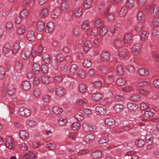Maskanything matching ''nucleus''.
Wrapping results in <instances>:
<instances>
[{
    "label": "nucleus",
    "mask_w": 159,
    "mask_h": 159,
    "mask_svg": "<svg viewBox=\"0 0 159 159\" xmlns=\"http://www.w3.org/2000/svg\"><path fill=\"white\" fill-rule=\"evenodd\" d=\"M141 45L138 43L134 45L132 48L133 53L135 55H139L141 52Z\"/></svg>",
    "instance_id": "nucleus-1"
},
{
    "label": "nucleus",
    "mask_w": 159,
    "mask_h": 159,
    "mask_svg": "<svg viewBox=\"0 0 159 159\" xmlns=\"http://www.w3.org/2000/svg\"><path fill=\"white\" fill-rule=\"evenodd\" d=\"M19 114L22 116L28 117L30 115V111L28 108L24 107H21L20 108Z\"/></svg>",
    "instance_id": "nucleus-2"
},
{
    "label": "nucleus",
    "mask_w": 159,
    "mask_h": 159,
    "mask_svg": "<svg viewBox=\"0 0 159 159\" xmlns=\"http://www.w3.org/2000/svg\"><path fill=\"white\" fill-rule=\"evenodd\" d=\"M101 56L102 59L104 61H109L110 55L108 52L106 51H103L101 52Z\"/></svg>",
    "instance_id": "nucleus-3"
},
{
    "label": "nucleus",
    "mask_w": 159,
    "mask_h": 159,
    "mask_svg": "<svg viewBox=\"0 0 159 159\" xmlns=\"http://www.w3.org/2000/svg\"><path fill=\"white\" fill-rule=\"evenodd\" d=\"M83 127L84 130L87 131H93L96 129L95 126H92L87 122L83 123Z\"/></svg>",
    "instance_id": "nucleus-4"
},
{
    "label": "nucleus",
    "mask_w": 159,
    "mask_h": 159,
    "mask_svg": "<svg viewBox=\"0 0 159 159\" xmlns=\"http://www.w3.org/2000/svg\"><path fill=\"white\" fill-rule=\"evenodd\" d=\"M138 73L141 76H145L148 75L149 73L148 70L145 68H141L138 70Z\"/></svg>",
    "instance_id": "nucleus-5"
},
{
    "label": "nucleus",
    "mask_w": 159,
    "mask_h": 159,
    "mask_svg": "<svg viewBox=\"0 0 159 159\" xmlns=\"http://www.w3.org/2000/svg\"><path fill=\"white\" fill-rule=\"evenodd\" d=\"M6 145L8 149H13L14 148L13 141L11 137H8L6 141Z\"/></svg>",
    "instance_id": "nucleus-6"
},
{
    "label": "nucleus",
    "mask_w": 159,
    "mask_h": 159,
    "mask_svg": "<svg viewBox=\"0 0 159 159\" xmlns=\"http://www.w3.org/2000/svg\"><path fill=\"white\" fill-rule=\"evenodd\" d=\"M103 97V94L102 93H98L93 94L91 98L93 101L98 102L101 100Z\"/></svg>",
    "instance_id": "nucleus-7"
},
{
    "label": "nucleus",
    "mask_w": 159,
    "mask_h": 159,
    "mask_svg": "<svg viewBox=\"0 0 159 159\" xmlns=\"http://www.w3.org/2000/svg\"><path fill=\"white\" fill-rule=\"evenodd\" d=\"M54 28V24L52 22H48L47 25L46 30L47 33H51L53 30Z\"/></svg>",
    "instance_id": "nucleus-8"
},
{
    "label": "nucleus",
    "mask_w": 159,
    "mask_h": 159,
    "mask_svg": "<svg viewBox=\"0 0 159 159\" xmlns=\"http://www.w3.org/2000/svg\"><path fill=\"white\" fill-rule=\"evenodd\" d=\"M150 13L153 16H155L159 14V8L157 6H153L151 8Z\"/></svg>",
    "instance_id": "nucleus-9"
},
{
    "label": "nucleus",
    "mask_w": 159,
    "mask_h": 159,
    "mask_svg": "<svg viewBox=\"0 0 159 159\" xmlns=\"http://www.w3.org/2000/svg\"><path fill=\"white\" fill-rule=\"evenodd\" d=\"M61 14V10L58 8H56L52 12V17L53 18H57Z\"/></svg>",
    "instance_id": "nucleus-10"
},
{
    "label": "nucleus",
    "mask_w": 159,
    "mask_h": 159,
    "mask_svg": "<svg viewBox=\"0 0 159 159\" xmlns=\"http://www.w3.org/2000/svg\"><path fill=\"white\" fill-rule=\"evenodd\" d=\"M33 72L36 75L39 74L40 69V66L38 62H36L33 64L32 68Z\"/></svg>",
    "instance_id": "nucleus-11"
},
{
    "label": "nucleus",
    "mask_w": 159,
    "mask_h": 159,
    "mask_svg": "<svg viewBox=\"0 0 159 159\" xmlns=\"http://www.w3.org/2000/svg\"><path fill=\"white\" fill-rule=\"evenodd\" d=\"M30 51L25 48L23 50L21 56L24 59H26L30 57Z\"/></svg>",
    "instance_id": "nucleus-12"
},
{
    "label": "nucleus",
    "mask_w": 159,
    "mask_h": 159,
    "mask_svg": "<svg viewBox=\"0 0 159 159\" xmlns=\"http://www.w3.org/2000/svg\"><path fill=\"white\" fill-rule=\"evenodd\" d=\"M35 154L31 152H29L24 155L22 157V159H34Z\"/></svg>",
    "instance_id": "nucleus-13"
},
{
    "label": "nucleus",
    "mask_w": 159,
    "mask_h": 159,
    "mask_svg": "<svg viewBox=\"0 0 159 159\" xmlns=\"http://www.w3.org/2000/svg\"><path fill=\"white\" fill-rule=\"evenodd\" d=\"M132 39V34L130 33L125 34L124 39V42L125 44L129 43Z\"/></svg>",
    "instance_id": "nucleus-14"
},
{
    "label": "nucleus",
    "mask_w": 159,
    "mask_h": 159,
    "mask_svg": "<svg viewBox=\"0 0 159 159\" xmlns=\"http://www.w3.org/2000/svg\"><path fill=\"white\" fill-rule=\"evenodd\" d=\"M28 40L31 42H34L36 40L34 34V32L33 31H30L27 35Z\"/></svg>",
    "instance_id": "nucleus-15"
},
{
    "label": "nucleus",
    "mask_w": 159,
    "mask_h": 159,
    "mask_svg": "<svg viewBox=\"0 0 159 159\" xmlns=\"http://www.w3.org/2000/svg\"><path fill=\"white\" fill-rule=\"evenodd\" d=\"M96 111L97 112L102 115H103L107 113V109L101 106L97 107L96 108Z\"/></svg>",
    "instance_id": "nucleus-16"
},
{
    "label": "nucleus",
    "mask_w": 159,
    "mask_h": 159,
    "mask_svg": "<svg viewBox=\"0 0 159 159\" xmlns=\"http://www.w3.org/2000/svg\"><path fill=\"white\" fill-rule=\"evenodd\" d=\"M45 23L44 22L40 21L37 23V29L39 31L41 32L44 30L45 27Z\"/></svg>",
    "instance_id": "nucleus-17"
},
{
    "label": "nucleus",
    "mask_w": 159,
    "mask_h": 159,
    "mask_svg": "<svg viewBox=\"0 0 159 159\" xmlns=\"http://www.w3.org/2000/svg\"><path fill=\"white\" fill-rule=\"evenodd\" d=\"M105 123L107 126H112L115 124V121L111 117L107 118L105 120Z\"/></svg>",
    "instance_id": "nucleus-18"
},
{
    "label": "nucleus",
    "mask_w": 159,
    "mask_h": 159,
    "mask_svg": "<svg viewBox=\"0 0 159 159\" xmlns=\"http://www.w3.org/2000/svg\"><path fill=\"white\" fill-rule=\"evenodd\" d=\"M82 15V9L80 7L76 8L74 11L75 16L77 18L80 17Z\"/></svg>",
    "instance_id": "nucleus-19"
},
{
    "label": "nucleus",
    "mask_w": 159,
    "mask_h": 159,
    "mask_svg": "<svg viewBox=\"0 0 159 159\" xmlns=\"http://www.w3.org/2000/svg\"><path fill=\"white\" fill-rule=\"evenodd\" d=\"M129 54L128 50L127 49H123L119 52V55L120 57L124 58L125 57Z\"/></svg>",
    "instance_id": "nucleus-20"
},
{
    "label": "nucleus",
    "mask_w": 159,
    "mask_h": 159,
    "mask_svg": "<svg viewBox=\"0 0 159 159\" xmlns=\"http://www.w3.org/2000/svg\"><path fill=\"white\" fill-rule=\"evenodd\" d=\"M19 135L20 138L22 140L27 139L29 138V134L25 131L24 130H21L20 133Z\"/></svg>",
    "instance_id": "nucleus-21"
},
{
    "label": "nucleus",
    "mask_w": 159,
    "mask_h": 159,
    "mask_svg": "<svg viewBox=\"0 0 159 159\" xmlns=\"http://www.w3.org/2000/svg\"><path fill=\"white\" fill-rule=\"evenodd\" d=\"M113 45L117 48L122 47V40L118 39H116L113 40Z\"/></svg>",
    "instance_id": "nucleus-22"
},
{
    "label": "nucleus",
    "mask_w": 159,
    "mask_h": 159,
    "mask_svg": "<svg viewBox=\"0 0 159 159\" xmlns=\"http://www.w3.org/2000/svg\"><path fill=\"white\" fill-rule=\"evenodd\" d=\"M8 86V84L7 82L4 83L2 84L1 89V91L3 96H4L7 93Z\"/></svg>",
    "instance_id": "nucleus-23"
},
{
    "label": "nucleus",
    "mask_w": 159,
    "mask_h": 159,
    "mask_svg": "<svg viewBox=\"0 0 159 159\" xmlns=\"http://www.w3.org/2000/svg\"><path fill=\"white\" fill-rule=\"evenodd\" d=\"M53 113L55 115L61 114L63 111V109L58 106H55L52 109Z\"/></svg>",
    "instance_id": "nucleus-24"
},
{
    "label": "nucleus",
    "mask_w": 159,
    "mask_h": 159,
    "mask_svg": "<svg viewBox=\"0 0 159 159\" xmlns=\"http://www.w3.org/2000/svg\"><path fill=\"white\" fill-rule=\"evenodd\" d=\"M60 10L63 11H67L69 8L68 4L65 2H62L60 7Z\"/></svg>",
    "instance_id": "nucleus-25"
},
{
    "label": "nucleus",
    "mask_w": 159,
    "mask_h": 159,
    "mask_svg": "<svg viewBox=\"0 0 159 159\" xmlns=\"http://www.w3.org/2000/svg\"><path fill=\"white\" fill-rule=\"evenodd\" d=\"M48 14V10L46 8H44L41 11L39 15L41 18H44L47 17Z\"/></svg>",
    "instance_id": "nucleus-26"
},
{
    "label": "nucleus",
    "mask_w": 159,
    "mask_h": 159,
    "mask_svg": "<svg viewBox=\"0 0 159 159\" xmlns=\"http://www.w3.org/2000/svg\"><path fill=\"white\" fill-rule=\"evenodd\" d=\"M124 108V106L122 104H116L114 107V111L117 113L122 111L123 110Z\"/></svg>",
    "instance_id": "nucleus-27"
},
{
    "label": "nucleus",
    "mask_w": 159,
    "mask_h": 159,
    "mask_svg": "<svg viewBox=\"0 0 159 159\" xmlns=\"http://www.w3.org/2000/svg\"><path fill=\"white\" fill-rule=\"evenodd\" d=\"M22 88L25 90H28L31 87L30 82L27 81H24L22 83Z\"/></svg>",
    "instance_id": "nucleus-28"
},
{
    "label": "nucleus",
    "mask_w": 159,
    "mask_h": 159,
    "mask_svg": "<svg viewBox=\"0 0 159 159\" xmlns=\"http://www.w3.org/2000/svg\"><path fill=\"white\" fill-rule=\"evenodd\" d=\"M127 107L130 110H135L138 108V106L135 103L129 102L127 104Z\"/></svg>",
    "instance_id": "nucleus-29"
},
{
    "label": "nucleus",
    "mask_w": 159,
    "mask_h": 159,
    "mask_svg": "<svg viewBox=\"0 0 159 159\" xmlns=\"http://www.w3.org/2000/svg\"><path fill=\"white\" fill-rule=\"evenodd\" d=\"M95 138V135L92 134H89L85 135L84 140L85 141L89 142L90 141L93 140Z\"/></svg>",
    "instance_id": "nucleus-30"
},
{
    "label": "nucleus",
    "mask_w": 159,
    "mask_h": 159,
    "mask_svg": "<svg viewBox=\"0 0 159 159\" xmlns=\"http://www.w3.org/2000/svg\"><path fill=\"white\" fill-rule=\"evenodd\" d=\"M51 58L49 55L46 53H44L43 56V61L44 63H48L50 61Z\"/></svg>",
    "instance_id": "nucleus-31"
},
{
    "label": "nucleus",
    "mask_w": 159,
    "mask_h": 159,
    "mask_svg": "<svg viewBox=\"0 0 159 159\" xmlns=\"http://www.w3.org/2000/svg\"><path fill=\"white\" fill-rule=\"evenodd\" d=\"M103 24V22L101 18H97L95 20L94 25L95 27L98 28H100L102 26Z\"/></svg>",
    "instance_id": "nucleus-32"
},
{
    "label": "nucleus",
    "mask_w": 159,
    "mask_h": 159,
    "mask_svg": "<svg viewBox=\"0 0 159 159\" xmlns=\"http://www.w3.org/2000/svg\"><path fill=\"white\" fill-rule=\"evenodd\" d=\"M126 80L124 78H118L116 81L117 84L120 86H123L126 83Z\"/></svg>",
    "instance_id": "nucleus-33"
},
{
    "label": "nucleus",
    "mask_w": 159,
    "mask_h": 159,
    "mask_svg": "<svg viewBox=\"0 0 159 159\" xmlns=\"http://www.w3.org/2000/svg\"><path fill=\"white\" fill-rule=\"evenodd\" d=\"M127 13V9L126 7H123L121 10L119 12V15L121 17L125 16Z\"/></svg>",
    "instance_id": "nucleus-34"
},
{
    "label": "nucleus",
    "mask_w": 159,
    "mask_h": 159,
    "mask_svg": "<svg viewBox=\"0 0 159 159\" xmlns=\"http://www.w3.org/2000/svg\"><path fill=\"white\" fill-rule=\"evenodd\" d=\"M56 92L57 94L59 96H62L64 95L65 90L61 87H58L56 89Z\"/></svg>",
    "instance_id": "nucleus-35"
},
{
    "label": "nucleus",
    "mask_w": 159,
    "mask_h": 159,
    "mask_svg": "<svg viewBox=\"0 0 159 159\" xmlns=\"http://www.w3.org/2000/svg\"><path fill=\"white\" fill-rule=\"evenodd\" d=\"M141 99L140 96L137 94H133L129 97V99L134 101H139Z\"/></svg>",
    "instance_id": "nucleus-36"
},
{
    "label": "nucleus",
    "mask_w": 159,
    "mask_h": 159,
    "mask_svg": "<svg viewBox=\"0 0 159 159\" xmlns=\"http://www.w3.org/2000/svg\"><path fill=\"white\" fill-rule=\"evenodd\" d=\"M92 47V43L90 41H87L84 44V48L85 52H87Z\"/></svg>",
    "instance_id": "nucleus-37"
},
{
    "label": "nucleus",
    "mask_w": 159,
    "mask_h": 159,
    "mask_svg": "<svg viewBox=\"0 0 159 159\" xmlns=\"http://www.w3.org/2000/svg\"><path fill=\"white\" fill-rule=\"evenodd\" d=\"M20 43L19 41H17L15 43L13 49V52L14 54L18 52L20 47Z\"/></svg>",
    "instance_id": "nucleus-38"
},
{
    "label": "nucleus",
    "mask_w": 159,
    "mask_h": 159,
    "mask_svg": "<svg viewBox=\"0 0 159 159\" xmlns=\"http://www.w3.org/2000/svg\"><path fill=\"white\" fill-rule=\"evenodd\" d=\"M147 32L146 31H143L142 32L140 37V42L142 43H144L145 42Z\"/></svg>",
    "instance_id": "nucleus-39"
},
{
    "label": "nucleus",
    "mask_w": 159,
    "mask_h": 159,
    "mask_svg": "<svg viewBox=\"0 0 159 159\" xmlns=\"http://www.w3.org/2000/svg\"><path fill=\"white\" fill-rule=\"evenodd\" d=\"M6 75V70L3 66L0 67V80L4 78Z\"/></svg>",
    "instance_id": "nucleus-40"
},
{
    "label": "nucleus",
    "mask_w": 159,
    "mask_h": 159,
    "mask_svg": "<svg viewBox=\"0 0 159 159\" xmlns=\"http://www.w3.org/2000/svg\"><path fill=\"white\" fill-rule=\"evenodd\" d=\"M83 64L84 67L88 68L90 67L92 65V62L88 58H86L84 60Z\"/></svg>",
    "instance_id": "nucleus-41"
},
{
    "label": "nucleus",
    "mask_w": 159,
    "mask_h": 159,
    "mask_svg": "<svg viewBox=\"0 0 159 159\" xmlns=\"http://www.w3.org/2000/svg\"><path fill=\"white\" fill-rule=\"evenodd\" d=\"M137 18L138 21L141 23L144 20V15L142 12L140 11L137 14Z\"/></svg>",
    "instance_id": "nucleus-42"
},
{
    "label": "nucleus",
    "mask_w": 159,
    "mask_h": 159,
    "mask_svg": "<svg viewBox=\"0 0 159 159\" xmlns=\"http://www.w3.org/2000/svg\"><path fill=\"white\" fill-rule=\"evenodd\" d=\"M91 1L90 0H86L83 3L84 7L85 9L89 8L91 5Z\"/></svg>",
    "instance_id": "nucleus-43"
},
{
    "label": "nucleus",
    "mask_w": 159,
    "mask_h": 159,
    "mask_svg": "<svg viewBox=\"0 0 159 159\" xmlns=\"http://www.w3.org/2000/svg\"><path fill=\"white\" fill-rule=\"evenodd\" d=\"M116 70L118 73L120 75H123L125 73L124 68L121 65H118L117 67Z\"/></svg>",
    "instance_id": "nucleus-44"
},
{
    "label": "nucleus",
    "mask_w": 159,
    "mask_h": 159,
    "mask_svg": "<svg viewBox=\"0 0 159 159\" xmlns=\"http://www.w3.org/2000/svg\"><path fill=\"white\" fill-rule=\"evenodd\" d=\"M144 141L143 139L138 140L135 141V144L138 147L142 148L144 144Z\"/></svg>",
    "instance_id": "nucleus-45"
},
{
    "label": "nucleus",
    "mask_w": 159,
    "mask_h": 159,
    "mask_svg": "<svg viewBox=\"0 0 159 159\" xmlns=\"http://www.w3.org/2000/svg\"><path fill=\"white\" fill-rule=\"evenodd\" d=\"M11 47L9 44L5 45L3 48V52L5 54H7L10 52L11 49Z\"/></svg>",
    "instance_id": "nucleus-46"
},
{
    "label": "nucleus",
    "mask_w": 159,
    "mask_h": 159,
    "mask_svg": "<svg viewBox=\"0 0 159 159\" xmlns=\"http://www.w3.org/2000/svg\"><path fill=\"white\" fill-rule=\"evenodd\" d=\"M150 84L149 81L145 80H142L139 81L138 83V85L140 87L147 86Z\"/></svg>",
    "instance_id": "nucleus-47"
},
{
    "label": "nucleus",
    "mask_w": 159,
    "mask_h": 159,
    "mask_svg": "<svg viewBox=\"0 0 159 159\" xmlns=\"http://www.w3.org/2000/svg\"><path fill=\"white\" fill-rule=\"evenodd\" d=\"M29 11L26 9H23L20 12V16L23 19L26 18L29 15Z\"/></svg>",
    "instance_id": "nucleus-48"
},
{
    "label": "nucleus",
    "mask_w": 159,
    "mask_h": 159,
    "mask_svg": "<svg viewBox=\"0 0 159 159\" xmlns=\"http://www.w3.org/2000/svg\"><path fill=\"white\" fill-rule=\"evenodd\" d=\"M135 0H126V5L129 8H131L134 6Z\"/></svg>",
    "instance_id": "nucleus-49"
},
{
    "label": "nucleus",
    "mask_w": 159,
    "mask_h": 159,
    "mask_svg": "<svg viewBox=\"0 0 159 159\" xmlns=\"http://www.w3.org/2000/svg\"><path fill=\"white\" fill-rule=\"evenodd\" d=\"M108 30L107 28L105 27H103L99 30V34L101 36H105L107 33Z\"/></svg>",
    "instance_id": "nucleus-50"
},
{
    "label": "nucleus",
    "mask_w": 159,
    "mask_h": 159,
    "mask_svg": "<svg viewBox=\"0 0 159 159\" xmlns=\"http://www.w3.org/2000/svg\"><path fill=\"white\" fill-rule=\"evenodd\" d=\"M71 127L73 130H76L80 128V124L77 122H74L72 124Z\"/></svg>",
    "instance_id": "nucleus-51"
},
{
    "label": "nucleus",
    "mask_w": 159,
    "mask_h": 159,
    "mask_svg": "<svg viewBox=\"0 0 159 159\" xmlns=\"http://www.w3.org/2000/svg\"><path fill=\"white\" fill-rule=\"evenodd\" d=\"M92 156L95 158H99L102 155V153L99 151H97L92 153Z\"/></svg>",
    "instance_id": "nucleus-52"
},
{
    "label": "nucleus",
    "mask_w": 159,
    "mask_h": 159,
    "mask_svg": "<svg viewBox=\"0 0 159 159\" xmlns=\"http://www.w3.org/2000/svg\"><path fill=\"white\" fill-rule=\"evenodd\" d=\"M82 28L84 30H87L90 28L89 23L87 21L83 22L82 25Z\"/></svg>",
    "instance_id": "nucleus-53"
},
{
    "label": "nucleus",
    "mask_w": 159,
    "mask_h": 159,
    "mask_svg": "<svg viewBox=\"0 0 159 159\" xmlns=\"http://www.w3.org/2000/svg\"><path fill=\"white\" fill-rule=\"evenodd\" d=\"M25 27L24 25H22L17 30V33L19 35L24 34L25 31Z\"/></svg>",
    "instance_id": "nucleus-54"
},
{
    "label": "nucleus",
    "mask_w": 159,
    "mask_h": 159,
    "mask_svg": "<svg viewBox=\"0 0 159 159\" xmlns=\"http://www.w3.org/2000/svg\"><path fill=\"white\" fill-rule=\"evenodd\" d=\"M133 89V86L131 85H128L126 86H125L122 88V90L126 92H130Z\"/></svg>",
    "instance_id": "nucleus-55"
},
{
    "label": "nucleus",
    "mask_w": 159,
    "mask_h": 159,
    "mask_svg": "<svg viewBox=\"0 0 159 159\" xmlns=\"http://www.w3.org/2000/svg\"><path fill=\"white\" fill-rule=\"evenodd\" d=\"M78 69V67L75 64L72 65L70 68V71L71 74H73L75 73Z\"/></svg>",
    "instance_id": "nucleus-56"
},
{
    "label": "nucleus",
    "mask_w": 159,
    "mask_h": 159,
    "mask_svg": "<svg viewBox=\"0 0 159 159\" xmlns=\"http://www.w3.org/2000/svg\"><path fill=\"white\" fill-rule=\"evenodd\" d=\"M154 26H159V17H157L154 18L152 22Z\"/></svg>",
    "instance_id": "nucleus-57"
},
{
    "label": "nucleus",
    "mask_w": 159,
    "mask_h": 159,
    "mask_svg": "<svg viewBox=\"0 0 159 159\" xmlns=\"http://www.w3.org/2000/svg\"><path fill=\"white\" fill-rule=\"evenodd\" d=\"M41 81L44 84H48L50 81V78L47 76H43L41 78Z\"/></svg>",
    "instance_id": "nucleus-58"
},
{
    "label": "nucleus",
    "mask_w": 159,
    "mask_h": 159,
    "mask_svg": "<svg viewBox=\"0 0 159 159\" xmlns=\"http://www.w3.org/2000/svg\"><path fill=\"white\" fill-rule=\"evenodd\" d=\"M154 113L152 111H146L144 114V116L146 117L149 118L153 116Z\"/></svg>",
    "instance_id": "nucleus-59"
},
{
    "label": "nucleus",
    "mask_w": 159,
    "mask_h": 159,
    "mask_svg": "<svg viewBox=\"0 0 159 159\" xmlns=\"http://www.w3.org/2000/svg\"><path fill=\"white\" fill-rule=\"evenodd\" d=\"M120 127L122 128L124 130L127 131L129 130L130 129V127L129 125L125 123H121L120 124Z\"/></svg>",
    "instance_id": "nucleus-60"
},
{
    "label": "nucleus",
    "mask_w": 159,
    "mask_h": 159,
    "mask_svg": "<svg viewBox=\"0 0 159 159\" xmlns=\"http://www.w3.org/2000/svg\"><path fill=\"white\" fill-rule=\"evenodd\" d=\"M139 92L140 94L146 96L148 94L149 91L146 89H139Z\"/></svg>",
    "instance_id": "nucleus-61"
},
{
    "label": "nucleus",
    "mask_w": 159,
    "mask_h": 159,
    "mask_svg": "<svg viewBox=\"0 0 159 159\" xmlns=\"http://www.w3.org/2000/svg\"><path fill=\"white\" fill-rule=\"evenodd\" d=\"M93 86L97 89H99L102 87V84L100 81H97L93 82Z\"/></svg>",
    "instance_id": "nucleus-62"
},
{
    "label": "nucleus",
    "mask_w": 159,
    "mask_h": 159,
    "mask_svg": "<svg viewBox=\"0 0 159 159\" xmlns=\"http://www.w3.org/2000/svg\"><path fill=\"white\" fill-rule=\"evenodd\" d=\"M51 97L48 95H44L43 97V102L45 103H48L50 100Z\"/></svg>",
    "instance_id": "nucleus-63"
},
{
    "label": "nucleus",
    "mask_w": 159,
    "mask_h": 159,
    "mask_svg": "<svg viewBox=\"0 0 159 159\" xmlns=\"http://www.w3.org/2000/svg\"><path fill=\"white\" fill-rule=\"evenodd\" d=\"M83 114L85 116H90L92 112L89 109L85 108L83 111Z\"/></svg>",
    "instance_id": "nucleus-64"
}]
</instances>
